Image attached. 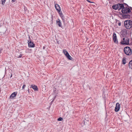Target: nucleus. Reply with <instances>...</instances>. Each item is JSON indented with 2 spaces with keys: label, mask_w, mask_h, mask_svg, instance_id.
<instances>
[{
  "label": "nucleus",
  "mask_w": 132,
  "mask_h": 132,
  "mask_svg": "<svg viewBox=\"0 0 132 132\" xmlns=\"http://www.w3.org/2000/svg\"><path fill=\"white\" fill-rule=\"evenodd\" d=\"M22 54H20L19 56H18L17 57V58H20V57H22Z\"/></svg>",
  "instance_id": "4be33fe9"
},
{
  "label": "nucleus",
  "mask_w": 132,
  "mask_h": 132,
  "mask_svg": "<svg viewBox=\"0 0 132 132\" xmlns=\"http://www.w3.org/2000/svg\"><path fill=\"white\" fill-rule=\"evenodd\" d=\"M45 85H43V86H42V90L43 91H45L46 90V89L45 88Z\"/></svg>",
  "instance_id": "6ab92c4d"
},
{
  "label": "nucleus",
  "mask_w": 132,
  "mask_h": 132,
  "mask_svg": "<svg viewBox=\"0 0 132 132\" xmlns=\"http://www.w3.org/2000/svg\"><path fill=\"white\" fill-rule=\"evenodd\" d=\"M17 92H14L12 93L10 96V97L11 98H13L14 97H15L17 94Z\"/></svg>",
  "instance_id": "9b49d317"
},
{
  "label": "nucleus",
  "mask_w": 132,
  "mask_h": 132,
  "mask_svg": "<svg viewBox=\"0 0 132 132\" xmlns=\"http://www.w3.org/2000/svg\"><path fill=\"white\" fill-rule=\"evenodd\" d=\"M60 17L63 20L64 19V15L62 14V12L61 11L58 12Z\"/></svg>",
  "instance_id": "4468645a"
},
{
  "label": "nucleus",
  "mask_w": 132,
  "mask_h": 132,
  "mask_svg": "<svg viewBox=\"0 0 132 132\" xmlns=\"http://www.w3.org/2000/svg\"><path fill=\"white\" fill-rule=\"evenodd\" d=\"M121 23L120 22H119V23H118V25L119 26H120L121 25Z\"/></svg>",
  "instance_id": "b1692460"
},
{
  "label": "nucleus",
  "mask_w": 132,
  "mask_h": 132,
  "mask_svg": "<svg viewBox=\"0 0 132 132\" xmlns=\"http://www.w3.org/2000/svg\"><path fill=\"white\" fill-rule=\"evenodd\" d=\"M26 86L25 85H24L22 87V89H24V88L25 87H26Z\"/></svg>",
  "instance_id": "5701e85b"
},
{
  "label": "nucleus",
  "mask_w": 132,
  "mask_h": 132,
  "mask_svg": "<svg viewBox=\"0 0 132 132\" xmlns=\"http://www.w3.org/2000/svg\"><path fill=\"white\" fill-rule=\"evenodd\" d=\"M12 74L11 75V76L10 77H12Z\"/></svg>",
  "instance_id": "7c9ffc66"
},
{
  "label": "nucleus",
  "mask_w": 132,
  "mask_h": 132,
  "mask_svg": "<svg viewBox=\"0 0 132 132\" xmlns=\"http://www.w3.org/2000/svg\"><path fill=\"white\" fill-rule=\"evenodd\" d=\"M120 107V104L117 103L116 104V106L115 109V111L116 112H118L119 110Z\"/></svg>",
  "instance_id": "423d86ee"
},
{
  "label": "nucleus",
  "mask_w": 132,
  "mask_h": 132,
  "mask_svg": "<svg viewBox=\"0 0 132 132\" xmlns=\"http://www.w3.org/2000/svg\"><path fill=\"white\" fill-rule=\"evenodd\" d=\"M45 47L44 46L43 47V49H45Z\"/></svg>",
  "instance_id": "cd10ccee"
},
{
  "label": "nucleus",
  "mask_w": 132,
  "mask_h": 132,
  "mask_svg": "<svg viewBox=\"0 0 132 132\" xmlns=\"http://www.w3.org/2000/svg\"><path fill=\"white\" fill-rule=\"evenodd\" d=\"M87 2H88L89 3H93V2H91L88 0H87Z\"/></svg>",
  "instance_id": "a878e982"
},
{
  "label": "nucleus",
  "mask_w": 132,
  "mask_h": 132,
  "mask_svg": "<svg viewBox=\"0 0 132 132\" xmlns=\"http://www.w3.org/2000/svg\"><path fill=\"white\" fill-rule=\"evenodd\" d=\"M63 52L66 56L69 54L68 52L65 50H63Z\"/></svg>",
  "instance_id": "f3484780"
},
{
  "label": "nucleus",
  "mask_w": 132,
  "mask_h": 132,
  "mask_svg": "<svg viewBox=\"0 0 132 132\" xmlns=\"http://www.w3.org/2000/svg\"><path fill=\"white\" fill-rule=\"evenodd\" d=\"M129 67L130 68L132 69V60L129 62Z\"/></svg>",
  "instance_id": "2eb2a0df"
},
{
  "label": "nucleus",
  "mask_w": 132,
  "mask_h": 132,
  "mask_svg": "<svg viewBox=\"0 0 132 132\" xmlns=\"http://www.w3.org/2000/svg\"><path fill=\"white\" fill-rule=\"evenodd\" d=\"M6 1V0H2V4L3 5Z\"/></svg>",
  "instance_id": "aec40b11"
},
{
  "label": "nucleus",
  "mask_w": 132,
  "mask_h": 132,
  "mask_svg": "<svg viewBox=\"0 0 132 132\" xmlns=\"http://www.w3.org/2000/svg\"><path fill=\"white\" fill-rule=\"evenodd\" d=\"M126 59L125 57H124L123 58L122 61V63L124 64H125L126 63Z\"/></svg>",
  "instance_id": "dca6fc26"
},
{
  "label": "nucleus",
  "mask_w": 132,
  "mask_h": 132,
  "mask_svg": "<svg viewBox=\"0 0 132 132\" xmlns=\"http://www.w3.org/2000/svg\"><path fill=\"white\" fill-rule=\"evenodd\" d=\"M63 120V118L61 117H60L57 119V120L58 121H61Z\"/></svg>",
  "instance_id": "412c9836"
},
{
  "label": "nucleus",
  "mask_w": 132,
  "mask_h": 132,
  "mask_svg": "<svg viewBox=\"0 0 132 132\" xmlns=\"http://www.w3.org/2000/svg\"><path fill=\"white\" fill-rule=\"evenodd\" d=\"M55 9L58 12L61 11V9L59 6L57 4H56L55 5Z\"/></svg>",
  "instance_id": "1a4fd4ad"
},
{
  "label": "nucleus",
  "mask_w": 132,
  "mask_h": 132,
  "mask_svg": "<svg viewBox=\"0 0 132 132\" xmlns=\"http://www.w3.org/2000/svg\"><path fill=\"white\" fill-rule=\"evenodd\" d=\"M57 24L60 27H61V23L60 22V20L59 19H58L56 21Z\"/></svg>",
  "instance_id": "f8f14e48"
},
{
  "label": "nucleus",
  "mask_w": 132,
  "mask_h": 132,
  "mask_svg": "<svg viewBox=\"0 0 132 132\" xmlns=\"http://www.w3.org/2000/svg\"><path fill=\"white\" fill-rule=\"evenodd\" d=\"M113 37L114 42L115 43L118 44V41L117 38V37L116 34L115 33H113Z\"/></svg>",
  "instance_id": "39448f33"
},
{
  "label": "nucleus",
  "mask_w": 132,
  "mask_h": 132,
  "mask_svg": "<svg viewBox=\"0 0 132 132\" xmlns=\"http://www.w3.org/2000/svg\"><path fill=\"white\" fill-rule=\"evenodd\" d=\"M118 4L116 5H114L112 6V8L113 9L116 10L119 9V7Z\"/></svg>",
  "instance_id": "ddd939ff"
},
{
  "label": "nucleus",
  "mask_w": 132,
  "mask_h": 132,
  "mask_svg": "<svg viewBox=\"0 0 132 132\" xmlns=\"http://www.w3.org/2000/svg\"><path fill=\"white\" fill-rule=\"evenodd\" d=\"M28 44L29 47H33L35 46V45L34 43L30 41H28Z\"/></svg>",
  "instance_id": "6e6552de"
},
{
  "label": "nucleus",
  "mask_w": 132,
  "mask_h": 132,
  "mask_svg": "<svg viewBox=\"0 0 132 132\" xmlns=\"http://www.w3.org/2000/svg\"><path fill=\"white\" fill-rule=\"evenodd\" d=\"M129 39L125 37L123 38V40L121 42V43L123 45H128L129 44Z\"/></svg>",
  "instance_id": "7ed1b4c3"
},
{
  "label": "nucleus",
  "mask_w": 132,
  "mask_h": 132,
  "mask_svg": "<svg viewBox=\"0 0 132 132\" xmlns=\"http://www.w3.org/2000/svg\"><path fill=\"white\" fill-rule=\"evenodd\" d=\"M28 93H29V90L28 89Z\"/></svg>",
  "instance_id": "bb28decb"
},
{
  "label": "nucleus",
  "mask_w": 132,
  "mask_h": 132,
  "mask_svg": "<svg viewBox=\"0 0 132 132\" xmlns=\"http://www.w3.org/2000/svg\"><path fill=\"white\" fill-rule=\"evenodd\" d=\"M13 2H14L15 0H12Z\"/></svg>",
  "instance_id": "c756f323"
},
{
  "label": "nucleus",
  "mask_w": 132,
  "mask_h": 132,
  "mask_svg": "<svg viewBox=\"0 0 132 132\" xmlns=\"http://www.w3.org/2000/svg\"><path fill=\"white\" fill-rule=\"evenodd\" d=\"M124 25L126 28L130 29L132 27V21L129 20H126L124 22Z\"/></svg>",
  "instance_id": "f257e3e1"
},
{
  "label": "nucleus",
  "mask_w": 132,
  "mask_h": 132,
  "mask_svg": "<svg viewBox=\"0 0 132 132\" xmlns=\"http://www.w3.org/2000/svg\"><path fill=\"white\" fill-rule=\"evenodd\" d=\"M2 48H0V54H1V51H2Z\"/></svg>",
  "instance_id": "393cba45"
},
{
  "label": "nucleus",
  "mask_w": 132,
  "mask_h": 132,
  "mask_svg": "<svg viewBox=\"0 0 132 132\" xmlns=\"http://www.w3.org/2000/svg\"><path fill=\"white\" fill-rule=\"evenodd\" d=\"M131 9L132 10V7H131Z\"/></svg>",
  "instance_id": "2f4dec72"
},
{
  "label": "nucleus",
  "mask_w": 132,
  "mask_h": 132,
  "mask_svg": "<svg viewBox=\"0 0 132 132\" xmlns=\"http://www.w3.org/2000/svg\"><path fill=\"white\" fill-rule=\"evenodd\" d=\"M30 88H32L35 91H38V88L37 86L34 85H31Z\"/></svg>",
  "instance_id": "0eeeda50"
},
{
  "label": "nucleus",
  "mask_w": 132,
  "mask_h": 132,
  "mask_svg": "<svg viewBox=\"0 0 132 132\" xmlns=\"http://www.w3.org/2000/svg\"><path fill=\"white\" fill-rule=\"evenodd\" d=\"M118 5L119 7L118 10H120L121 9H122L125 7L123 4H118Z\"/></svg>",
  "instance_id": "9d476101"
},
{
  "label": "nucleus",
  "mask_w": 132,
  "mask_h": 132,
  "mask_svg": "<svg viewBox=\"0 0 132 132\" xmlns=\"http://www.w3.org/2000/svg\"><path fill=\"white\" fill-rule=\"evenodd\" d=\"M122 13L124 14H128L131 12L130 9L128 7H124L121 10Z\"/></svg>",
  "instance_id": "20e7f679"
},
{
  "label": "nucleus",
  "mask_w": 132,
  "mask_h": 132,
  "mask_svg": "<svg viewBox=\"0 0 132 132\" xmlns=\"http://www.w3.org/2000/svg\"><path fill=\"white\" fill-rule=\"evenodd\" d=\"M55 97L54 98V99L53 100L52 102H53V100L55 99Z\"/></svg>",
  "instance_id": "c85d7f7f"
},
{
  "label": "nucleus",
  "mask_w": 132,
  "mask_h": 132,
  "mask_svg": "<svg viewBox=\"0 0 132 132\" xmlns=\"http://www.w3.org/2000/svg\"><path fill=\"white\" fill-rule=\"evenodd\" d=\"M66 56L67 57L68 59L70 60H71V59L72 58V57L70 56V55H69V54H68Z\"/></svg>",
  "instance_id": "a211bd4d"
},
{
  "label": "nucleus",
  "mask_w": 132,
  "mask_h": 132,
  "mask_svg": "<svg viewBox=\"0 0 132 132\" xmlns=\"http://www.w3.org/2000/svg\"><path fill=\"white\" fill-rule=\"evenodd\" d=\"M125 53L127 55H130L131 54V51L130 48L128 47H125L124 50Z\"/></svg>",
  "instance_id": "f03ea898"
}]
</instances>
